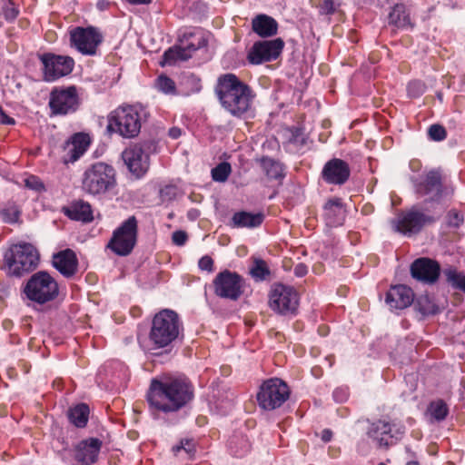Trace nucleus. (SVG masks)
Segmentation results:
<instances>
[{
  "label": "nucleus",
  "instance_id": "603ef678",
  "mask_svg": "<svg viewBox=\"0 0 465 465\" xmlns=\"http://www.w3.org/2000/svg\"><path fill=\"white\" fill-rule=\"evenodd\" d=\"M306 143V137L301 129H297L295 132L292 131V144L303 145Z\"/></svg>",
  "mask_w": 465,
  "mask_h": 465
},
{
  "label": "nucleus",
  "instance_id": "20e7f679",
  "mask_svg": "<svg viewBox=\"0 0 465 465\" xmlns=\"http://www.w3.org/2000/svg\"><path fill=\"white\" fill-rule=\"evenodd\" d=\"M183 330L178 313L170 309L157 312L152 321L149 341L154 349H162L176 341Z\"/></svg>",
  "mask_w": 465,
  "mask_h": 465
},
{
  "label": "nucleus",
  "instance_id": "f03ea898",
  "mask_svg": "<svg viewBox=\"0 0 465 465\" xmlns=\"http://www.w3.org/2000/svg\"><path fill=\"white\" fill-rule=\"evenodd\" d=\"M215 94L222 106L233 116H241L251 107L252 89L233 74L218 77Z\"/></svg>",
  "mask_w": 465,
  "mask_h": 465
},
{
  "label": "nucleus",
  "instance_id": "a19ab883",
  "mask_svg": "<svg viewBox=\"0 0 465 465\" xmlns=\"http://www.w3.org/2000/svg\"><path fill=\"white\" fill-rule=\"evenodd\" d=\"M182 450H183L189 456H192L195 450L193 442L190 440H183L179 445L173 447L174 454H177Z\"/></svg>",
  "mask_w": 465,
  "mask_h": 465
},
{
  "label": "nucleus",
  "instance_id": "e2e57ef3",
  "mask_svg": "<svg viewBox=\"0 0 465 465\" xmlns=\"http://www.w3.org/2000/svg\"><path fill=\"white\" fill-rule=\"evenodd\" d=\"M379 465H386V464L381 462V463H380Z\"/></svg>",
  "mask_w": 465,
  "mask_h": 465
},
{
  "label": "nucleus",
  "instance_id": "0eeeda50",
  "mask_svg": "<svg viewBox=\"0 0 465 465\" xmlns=\"http://www.w3.org/2000/svg\"><path fill=\"white\" fill-rule=\"evenodd\" d=\"M289 397V385L282 379L270 378L260 385L256 400L262 410L270 411L282 407Z\"/></svg>",
  "mask_w": 465,
  "mask_h": 465
},
{
  "label": "nucleus",
  "instance_id": "4468645a",
  "mask_svg": "<svg viewBox=\"0 0 465 465\" xmlns=\"http://www.w3.org/2000/svg\"><path fill=\"white\" fill-rule=\"evenodd\" d=\"M102 41L103 35L100 31L92 26L76 27L70 33L71 45L85 55L95 54Z\"/></svg>",
  "mask_w": 465,
  "mask_h": 465
},
{
  "label": "nucleus",
  "instance_id": "a211bd4d",
  "mask_svg": "<svg viewBox=\"0 0 465 465\" xmlns=\"http://www.w3.org/2000/svg\"><path fill=\"white\" fill-rule=\"evenodd\" d=\"M40 60L44 65V74L46 81H54L69 74L74 65L72 57L51 53L40 55Z\"/></svg>",
  "mask_w": 465,
  "mask_h": 465
},
{
  "label": "nucleus",
  "instance_id": "2eb2a0df",
  "mask_svg": "<svg viewBox=\"0 0 465 465\" xmlns=\"http://www.w3.org/2000/svg\"><path fill=\"white\" fill-rule=\"evenodd\" d=\"M416 193L427 201L440 202L447 193L442 183V173L440 169H432L422 174L415 184Z\"/></svg>",
  "mask_w": 465,
  "mask_h": 465
},
{
  "label": "nucleus",
  "instance_id": "b1692460",
  "mask_svg": "<svg viewBox=\"0 0 465 465\" xmlns=\"http://www.w3.org/2000/svg\"><path fill=\"white\" fill-rule=\"evenodd\" d=\"M413 299L414 294L411 288L396 285L387 292L386 303L391 310H403L413 302Z\"/></svg>",
  "mask_w": 465,
  "mask_h": 465
},
{
  "label": "nucleus",
  "instance_id": "5701e85b",
  "mask_svg": "<svg viewBox=\"0 0 465 465\" xmlns=\"http://www.w3.org/2000/svg\"><path fill=\"white\" fill-rule=\"evenodd\" d=\"M102 447V441L91 438L81 441L74 449V459L84 464L89 465L96 461Z\"/></svg>",
  "mask_w": 465,
  "mask_h": 465
},
{
  "label": "nucleus",
  "instance_id": "a18cd8bd",
  "mask_svg": "<svg viewBox=\"0 0 465 465\" xmlns=\"http://www.w3.org/2000/svg\"><path fill=\"white\" fill-rule=\"evenodd\" d=\"M183 81L185 84L192 85L191 92H199L202 88L201 80L194 74L184 76Z\"/></svg>",
  "mask_w": 465,
  "mask_h": 465
},
{
  "label": "nucleus",
  "instance_id": "f257e3e1",
  "mask_svg": "<svg viewBox=\"0 0 465 465\" xmlns=\"http://www.w3.org/2000/svg\"><path fill=\"white\" fill-rule=\"evenodd\" d=\"M194 397L191 381L182 374L164 373L153 378L146 393V401L153 412H177Z\"/></svg>",
  "mask_w": 465,
  "mask_h": 465
},
{
  "label": "nucleus",
  "instance_id": "aec40b11",
  "mask_svg": "<svg viewBox=\"0 0 465 465\" xmlns=\"http://www.w3.org/2000/svg\"><path fill=\"white\" fill-rule=\"evenodd\" d=\"M350 167L341 159L333 158L328 161L322 169V179L330 184H343L350 177Z\"/></svg>",
  "mask_w": 465,
  "mask_h": 465
},
{
  "label": "nucleus",
  "instance_id": "4d7b16f0",
  "mask_svg": "<svg viewBox=\"0 0 465 465\" xmlns=\"http://www.w3.org/2000/svg\"><path fill=\"white\" fill-rule=\"evenodd\" d=\"M331 438H332L331 430H330L328 429L322 430V440L324 442L330 441L331 440Z\"/></svg>",
  "mask_w": 465,
  "mask_h": 465
},
{
  "label": "nucleus",
  "instance_id": "423d86ee",
  "mask_svg": "<svg viewBox=\"0 0 465 465\" xmlns=\"http://www.w3.org/2000/svg\"><path fill=\"white\" fill-rule=\"evenodd\" d=\"M38 260L37 250L27 242L14 244L5 254L7 272L15 276H21L35 270Z\"/></svg>",
  "mask_w": 465,
  "mask_h": 465
},
{
  "label": "nucleus",
  "instance_id": "39448f33",
  "mask_svg": "<svg viewBox=\"0 0 465 465\" xmlns=\"http://www.w3.org/2000/svg\"><path fill=\"white\" fill-rule=\"evenodd\" d=\"M141 112L134 105L120 106L108 116L107 130L123 138L136 137L141 131Z\"/></svg>",
  "mask_w": 465,
  "mask_h": 465
},
{
  "label": "nucleus",
  "instance_id": "ea45409f",
  "mask_svg": "<svg viewBox=\"0 0 465 465\" xmlns=\"http://www.w3.org/2000/svg\"><path fill=\"white\" fill-rule=\"evenodd\" d=\"M3 15L7 21L12 22L18 16L19 10L11 0H8L3 6Z\"/></svg>",
  "mask_w": 465,
  "mask_h": 465
},
{
  "label": "nucleus",
  "instance_id": "c9c22d12",
  "mask_svg": "<svg viewBox=\"0 0 465 465\" xmlns=\"http://www.w3.org/2000/svg\"><path fill=\"white\" fill-rule=\"evenodd\" d=\"M448 411L447 404L441 400L431 402L428 408V413L430 419L437 421L443 420Z\"/></svg>",
  "mask_w": 465,
  "mask_h": 465
},
{
  "label": "nucleus",
  "instance_id": "864d4df0",
  "mask_svg": "<svg viewBox=\"0 0 465 465\" xmlns=\"http://www.w3.org/2000/svg\"><path fill=\"white\" fill-rule=\"evenodd\" d=\"M0 124H7V125H14L15 124V119L13 117H10L9 115H7L1 106H0Z\"/></svg>",
  "mask_w": 465,
  "mask_h": 465
},
{
  "label": "nucleus",
  "instance_id": "f704fd0d",
  "mask_svg": "<svg viewBox=\"0 0 465 465\" xmlns=\"http://www.w3.org/2000/svg\"><path fill=\"white\" fill-rule=\"evenodd\" d=\"M446 280L454 288L465 292V273L458 272L453 268H448L443 271Z\"/></svg>",
  "mask_w": 465,
  "mask_h": 465
},
{
  "label": "nucleus",
  "instance_id": "9d476101",
  "mask_svg": "<svg viewBox=\"0 0 465 465\" xmlns=\"http://www.w3.org/2000/svg\"><path fill=\"white\" fill-rule=\"evenodd\" d=\"M155 145L151 142L135 143L127 147L122 153L123 160L129 171L140 178L146 173L150 166V153Z\"/></svg>",
  "mask_w": 465,
  "mask_h": 465
},
{
  "label": "nucleus",
  "instance_id": "ddd939ff",
  "mask_svg": "<svg viewBox=\"0 0 465 465\" xmlns=\"http://www.w3.org/2000/svg\"><path fill=\"white\" fill-rule=\"evenodd\" d=\"M206 45L205 39L197 34H189L181 45L166 50L163 54V64H173L177 61H186L192 57L193 52Z\"/></svg>",
  "mask_w": 465,
  "mask_h": 465
},
{
  "label": "nucleus",
  "instance_id": "052dcab7",
  "mask_svg": "<svg viewBox=\"0 0 465 465\" xmlns=\"http://www.w3.org/2000/svg\"><path fill=\"white\" fill-rule=\"evenodd\" d=\"M171 188L166 187L164 190L162 191V193H163L165 191L170 190Z\"/></svg>",
  "mask_w": 465,
  "mask_h": 465
},
{
  "label": "nucleus",
  "instance_id": "a878e982",
  "mask_svg": "<svg viewBox=\"0 0 465 465\" xmlns=\"http://www.w3.org/2000/svg\"><path fill=\"white\" fill-rule=\"evenodd\" d=\"M291 289L281 283L274 284L272 288L269 304L272 310L284 314L290 310Z\"/></svg>",
  "mask_w": 465,
  "mask_h": 465
},
{
  "label": "nucleus",
  "instance_id": "c03bdc74",
  "mask_svg": "<svg viewBox=\"0 0 465 465\" xmlns=\"http://www.w3.org/2000/svg\"><path fill=\"white\" fill-rule=\"evenodd\" d=\"M447 223L449 226L459 227L463 223V216L454 210L450 211L447 215Z\"/></svg>",
  "mask_w": 465,
  "mask_h": 465
},
{
  "label": "nucleus",
  "instance_id": "4be33fe9",
  "mask_svg": "<svg viewBox=\"0 0 465 465\" xmlns=\"http://www.w3.org/2000/svg\"><path fill=\"white\" fill-rule=\"evenodd\" d=\"M90 145V137L88 134L78 133L72 136L64 146L65 155L64 162L74 163L77 161L87 150Z\"/></svg>",
  "mask_w": 465,
  "mask_h": 465
},
{
  "label": "nucleus",
  "instance_id": "f3484780",
  "mask_svg": "<svg viewBox=\"0 0 465 465\" xmlns=\"http://www.w3.org/2000/svg\"><path fill=\"white\" fill-rule=\"evenodd\" d=\"M435 221L432 216L424 214L416 209H411L406 213H402L391 221V226L396 232L404 235H411L417 233L427 223Z\"/></svg>",
  "mask_w": 465,
  "mask_h": 465
},
{
  "label": "nucleus",
  "instance_id": "2f4dec72",
  "mask_svg": "<svg viewBox=\"0 0 465 465\" xmlns=\"http://www.w3.org/2000/svg\"><path fill=\"white\" fill-rule=\"evenodd\" d=\"M89 418V407L80 403L71 408L68 411V419L74 426L84 428L86 426Z\"/></svg>",
  "mask_w": 465,
  "mask_h": 465
},
{
  "label": "nucleus",
  "instance_id": "09e8293b",
  "mask_svg": "<svg viewBox=\"0 0 465 465\" xmlns=\"http://www.w3.org/2000/svg\"><path fill=\"white\" fill-rule=\"evenodd\" d=\"M188 239L184 231H175L172 235L173 242L177 246H183Z\"/></svg>",
  "mask_w": 465,
  "mask_h": 465
},
{
  "label": "nucleus",
  "instance_id": "6ab92c4d",
  "mask_svg": "<svg viewBox=\"0 0 465 465\" xmlns=\"http://www.w3.org/2000/svg\"><path fill=\"white\" fill-rule=\"evenodd\" d=\"M283 48V42L277 38L270 41H258L250 49L247 59L252 64H260L276 59Z\"/></svg>",
  "mask_w": 465,
  "mask_h": 465
},
{
  "label": "nucleus",
  "instance_id": "13d9d810",
  "mask_svg": "<svg viewBox=\"0 0 465 465\" xmlns=\"http://www.w3.org/2000/svg\"><path fill=\"white\" fill-rule=\"evenodd\" d=\"M132 5H148L152 0H127Z\"/></svg>",
  "mask_w": 465,
  "mask_h": 465
},
{
  "label": "nucleus",
  "instance_id": "8fccbe9b",
  "mask_svg": "<svg viewBox=\"0 0 465 465\" xmlns=\"http://www.w3.org/2000/svg\"><path fill=\"white\" fill-rule=\"evenodd\" d=\"M199 268L203 271L213 272V259L205 255L199 260Z\"/></svg>",
  "mask_w": 465,
  "mask_h": 465
},
{
  "label": "nucleus",
  "instance_id": "bb28decb",
  "mask_svg": "<svg viewBox=\"0 0 465 465\" xmlns=\"http://www.w3.org/2000/svg\"><path fill=\"white\" fill-rule=\"evenodd\" d=\"M64 213L71 220L90 223L93 221V210L89 203L79 200L64 208Z\"/></svg>",
  "mask_w": 465,
  "mask_h": 465
},
{
  "label": "nucleus",
  "instance_id": "f8f14e48",
  "mask_svg": "<svg viewBox=\"0 0 465 465\" xmlns=\"http://www.w3.org/2000/svg\"><path fill=\"white\" fill-rule=\"evenodd\" d=\"M214 293L221 298L237 301L244 292V280L235 272L224 270L219 272L213 282Z\"/></svg>",
  "mask_w": 465,
  "mask_h": 465
},
{
  "label": "nucleus",
  "instance_id": "7c9ffc66",
  "mask_svg": "<svg viewBox=\"0 0 465 465\" xmlns=\"http://www.w3.org/2000/svg\"><path fill=\"white\" fill-rule=\"evenodd\" d=\"M324 216L330 225L341 224L344 210L339 199L331 200L325 204Z\"/></svg>",
  "mask_w": 465,
  "mask_h": 465
},
{
  "label": "nucleus",
  "instance_id": "3c124183",
  "mask_svg": "<svg viewBox=\"0 0 465 465\" xmlns=\"http://www.w3.org/2000/svg\"><path fill=\"white\" fill-rule=\"evenodd\" d=\"M5 221L14 223L18 219L19 213L15 210L4 209L0 212Z\"/></svg>",
  "mask_w": 465,
  "mask_h": 465
},
{
  "label": "nucleus",
  "instance_id": "6e6d98bb",
  "mask_svg": "<svg viewBox=\"0 0 465 465\" xmlns=\"http://www.w3.org/2000/svg\"><path fill=\"white\" fill-rule=\"evenodd\" d=\"M181 134H182V131L178 127H172L169 130V136L172 137L173 139L179 138L181 136Z\"/></svg>",
  "mask_w": 465,
  "mask_h": 465
},
{
  "label": "nucleus",
  "instance_id": "1a4fd4ad",
  "mask_svg": "<svg viewBox=\"0 0 465 465\" xmlns=\"http://www.w3.org/2000/svg\"><path fill=\"white\" fill-rule=\"evenodd\" d=\"M25 292L29 300L43 304L57 296L58 285L50 274L38 272L27 282Z\"/></svg>",
  "mask_w": 465,
  "mask_h": 465
},
{
  "label": "nucleus",
  "instance_id": "37998d69",
  "mask_svg": "<svg viewBox=\"0 0 465 465\" xmlns=\"http://www.w3.org/2000/svg\"><path fill=\"white\" fill-rule=\"evenodd\" d=\"M425 85L420 81H412L408 85V93L410 96L416 97L423 94Z\"/></svg>",
  "mask_w": 465,
  "mask_h": 465
},
{
  "label": "nucleus",
  "instance_id": "bf43d9fd",
  "mask_svg": "<svg viewBox=\"0 0 465 465\" xmlns=\"http://www.w3.org/2000/svg\"><path fill=\"white\" fill-rule=\"evenodd\" d=\"M406 465H419V463L417 461L411 460V461L407 462Z\"/></svg>",
  "mask_w": 465,
  "mask_h": 465
},
{
  "label": "nucleus",
  "instance_id": "4c0bfd02",
  "mask_svg": "<svg viewBox=\"0 0 465 465\" xmlns=\"http://www.w3.org/2000/svg\"><path fill=\"white\" fill-rule=\"evenodd\" d=\"M155 86L160 92L165 94H176V85L174 81L164 74L159 75L157 77L155 81Z\"/></svg>",
  "mask_w": 465,
  "mask_h": 465
},
{
  "label": "nucleus",
  "instance_id": "7ed1b4c3",
  "mask_svg": "<svg viewBox=\"0 0 465 465\" xmlns=\"http://www.w3.org/2000/svg\"><path fill=\"white\" fill-rule=\"evenodd\" d=\"M81 183L83 192L88 195H105L117 184L116 170L104 162L94 163L84 171Z\"/></svg>",
  "mask_w": 465,
  "mask_h": 465
},
{
  "label": "nucleus",
  "instance_id": "58836bf2",
  "mask_svg": "<svg viewBox=\"0 0 465 465\" xmlns=\"http://www.w3.org/2000/svg\"><path fill=\"white\" fill-rule=\"evenodd\" d=\"M232 172L231 164L227 162H223L212 170V178L215 182H225Z\"/></svg>",
  "mask_w": 465,
  "mask_h": 465
},
{
  "label": "nucleus",
  "instance_id": "5fc2aeb1",
  "mask_svg": "<svg viewBox=\"0 0 465 465\" xmlns=\"http://www.w3.org/2000/svg\"><path fill=\"white\" fill-rule=\"evenodd\" d=\"M308 272V267L306 264L300 262L295 266V274L298 277L304 276Z\"/></svg>",
  "mask_w": 465,
  "mask_h": 465
},
{
  "label": "nucleus",
  "instance_id": "9b49d317",
  "mask_svg": "<svg viewBox=\"0 0 465 465\" xmlns=\"http://www.w3.org/2000/svg\"><path fill=\"white\" fill-rule=\"evenodd\" d=\"M80 98L75 86L54 87L50 93L49 107L54 115H66L77 111Z\"/></svg>",
  "mask_w": 465,
  "mask_h": 465
},
{
  "label": "nucleus",
  "instance_id": "6e6552de",
  "mask_svg": "<svg viewBox=\"0 0 465 465\" xmlns=\"http://www.w3.org/2000/svg\"><path fill=\"white\" fill-rule=\"evenodd\" d=\"M137 236L138 222L134 216H130L114 231L107 248L119 256H127L135 247Z\"/></svg>",
  "mask_w": 465,
  "mask_h": 465
},
{
  "label": "nucleus",
  "instance_id": "c756f323",
  "mask_svg": "<svg viewBox=\"0 0 465 465\" xmlns=\"http://www.w3.org/2000/svg\"><path fill=\"white\" fill-rule=\"evenodd\" d=\"M389 24L401 29L412 28L410 14L403 5H396L389 14Z\"/></svg>",
  "mask_w": 465,
  "mask_h": 465
},
{
  "label": "nucleus",
  "instance_id": "e433bc0d",
  "mask_svg": "<svg viewBox=\"0 0 465 465\" xmlns=\"http://www.w3.org/2000/svg\"><path fill=\"white\" fill-rule=\"evenodd\" d=\"M416 306L423 315H433L440 312L439 307L427 295L420 296L417 299Z\"/></svg>",
  "mask_w": 465,
  "mask_h": 465
},
{
  "label": "nucleus",
  "instance_id": "393cba45",
  "mask_svg": "<svg viewBox=\"0 0 465 465\" xmlns=\"http://www.w3.org/2000/svg\"><path fill=\"white\" fill-rule=\"evenodd\" d=\"M53 265L64 277H72L77 272L78 261L74 251L65 249L53 256Z\"/></svg>",
  "mask_w": 465,
  "mask_h": 465
},
{
  "label": "nucleus",
  "instance_id": "79ce46f5",
  "mask_svg": "<svg viewBox=\"0 0 465 465\" xmlns=\"http://www.w3.org/2000/svg\"><path fill=\"white\" fill-rule=\"evenodd\" d=\"M429 135L434 141H441L446 137V130L440 124H432L429 128Z\"/></svg>",
  "mask_w": 465,
  "mask_h": 465
},
{
  "label": "nucleus",
  "instance_id": "de8ad7c7",
  "mask_svg": "<svg viewBox=\"0 0 465 465\" xmlns=\"http://www.w3.org/2000/svg\"><path fill=\"white\" fill-rule=\"evenodd\" d=\"M336 5L334 0H323V3L320 5V13L322 15L333 14L336 10Z\"/></svg>",
  "mask_w": 465,
  "mask_h": 465
},
{
  "label": "nucleus",
  "instance_id": "680f3d73",
  "mask_svg": "<svg viewBox=\"0 0 465 465\" xmlns=\"http://www.w3.org/2000/svg\"><path fill=\"white\" fill-rule=\"evenodd\" d=\"M292 301H293V300H294V296H295V294H294V292H293V291H292Z\"/></svg>",
  "mask_w": 465,
  "mask_h": 465
},
{
  "label": "nucleus",
  "instance_id": "473e14b6",
  "mask_svg": "<svg viewBox=\"0 0 465 465\" xmlns=\"http://www.w3.org/2000/svg\"><path fill=\"white\" fill-rule=\"evenodd\" d=\"M250 274L256 282H262L270 278L271 271L264 260L254 258L250 268Z\"/></svg>",
  "mask_w": 465,
  "mask_h": 465
},
{
  "label": "nucleus",
  "instance_id": "72a5a7b5",
  "mask_svg": "<svg viewBox=\"0 0 465 465\" xmlns=\"http://www.w3.org/2000/svg\"><path fill=\"white\" fill-rule=\"evenodd\" d=\"M261 166L270 179H278L282 176V165L271 158L263 157L261 160Z\"/></svg>",
  "mask_w": 465,
  "mask_h": 465
},
{
  "label": "nucleus",
  "instance_id": "dca6fc26",
  "mask_svg": "<svg viewBox=\"0 0 465 465\" xmlns=\"http://www.w3.org/2000/svg\"><path fill=\"white\" fill-rule=\"evenodd\" d=\"M403 433V426L382 420L372 422L367 430L369 438L379 447H388L394 444Z\"/></svg>",
  "mask_w": 465,
  "mask_h": 465
},
{
  "label": "nucleus",
  "instance_id": "cd10ccee",
  "mask_svg": "<svg viewBox=\"0 0 465 465\" xmlns=\"http://www.w3.org/2000/svg\"><path fill=\"white\" fill-rule=\"evenodd\" d=\"M252 31L261 37H270L277 34L278 24L267 15H258L252 21Z\"/></svg>",
  "mask_w": 465,
  "mask_h": 465
},
{
  "label": "nucleus",
  "instance_id": "49530a36",
  "mask_svg": "<svg viewBox=\"0 0 465 465\" xmlns=\"http://www.w3.org/2000/svg\"><path fill=\"white\" fill-rule=\"evenodd\" d=\"M25 184L27 188L35 190V191H41L44 189L43 183L34 175L29 176L25 180Z\"/></svg>",
  "mask_w": 465,
  "mask_h": 465
},
{
  "label": "nucleus",
  "instance_id": "412c9836",
  "mask_svg": "<svg viewBox=\"0 0 465 465\" xmlns=\"http://www.w3.org/2000/svg\"><path fill=\"white\" fill-rule=\"evenodd\" d=\"M440 265L429 258H419L411 266V276L420 282L432 283L440 275Z\"/></svg>",
  "mask_w": 465,
  "mask_h": 465
},
{
  "label": "nucleus",
  "instance_id": "c85d7f7f",
  "mask_svg": "<svg viewBox=\"0 0 465 465\" xmlns=\"http://www.w3.org/2000/svg\"><path fill=\"white\" fill-rule=\"evenodd\" d=\"M264 220L262 213H252L245 211L235 213L231 221L230 226L232 228H255L260 226Z\"/></svg>",
  "mask_w": 465,
  "mask_h": 465
}]
</instances>
